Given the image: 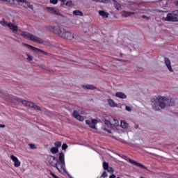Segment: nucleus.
I'll use <instances>...</instances> for the list:
<instances>
[{
    "instance_id": "f257e3e1",
    "label": "nucleus",
    "mask_w": 178,
    "mask_h": 178,
    "mask_svg": "<svg viewBox=\"0 0 178 178\" xmlns=\"http://www.w3.org/2000/svg\"><path fill=\"white\" fill-rule=\"evenodd\" d=\"M175 99H169L166 96L157 95L152 99V108L153 111H159L161 109H165L168 106H173Z\"/></svg>"
},
{
    "instance_id": "f03ea898",
    "label": "nucleus",
    "mask_w": 178,
    "mask_h": 178,
    "mask_svg": "<svg viewBox=\"0 0 178 178\" xmlns=\"http://www.w3.org/2000/svg\"><path fill=\"white\" fill-rule=\"evenodd\" d=\"M47 162L54 168H56L60 173H66V165L65 163V154H59L58 160L54 156H47Z\"/></svg>"
},
{
    "instance_id": "7ed1b4c3",
    "label": "nucleus",
    "mask_w": 178,
    "mask_h": 178,
    "mask_svg": "<svg viewBox=\"0 0 178 178\" xmlns=\"http://www.w3.org/2000/svg\"><path fill=\"white\" fill-rule=\"evenodd\" d=\"M19 35L26 40H30V41L37 42L38 44H44V40L30 33L19 31Z\"/></svg>"
},
{
    "instance_id": "20e7f679",
    "label": "nucleus",
    "mask_w": 178,
    "mask_h": 178,
    "mask_svg": "<svg viewBox=\"0 0 178 178\" xmlns=\"http://www.w3.org/2000/svg\"><path fill=\"white\" fill-rule=\"evenodd\" d=\"M163 22H178V10L172 11L167 14L166 17H163Z\"/></svg>"
},
{
    "instance_id": "39448f33",
    "label": "nucleus",
    "mask_w": 178,
    "mask_h": 178,
    "mask_svg": "<svg viewBox=\"0 0 178 178\" xmlns=\"http://www.w3.org/2000/svg\"><path fill=\"white\" fill-rule=\"evenodd\" d=\"M47 30L49 31H51V33H54V34H56V35H59V37H62V35L63 34L65 31V29L60 26H48Z\"/></svg>"
},
{
    "instance_id": "423d86ee",
    "label": "nucleus",
    "mask_w": 178,
    "mask_h": 178,
    "mask_svg": "<svg viewBox=\"0 0 178 178\" xmlns=\"http://www.w3.org/2000/svg\"><path fill=\"white\" fill-rule=\"evenodd\" d=\"M17 102L22 104L24 106H28L29 108H33V109H36V111H41V107L35 105L34 103L28 102L27 100H23L22 99H17Z\"/></svg>"
},
{
    "instance_id": "0eeeda50",
    "label": "nucleus",
    "mask_w": 178,
    "mask_h": 178,
    "mask_svg": "<svg viewBox=\"0 0 178 178\" xmlns=\"http://www.w3.org/2000/svg\"><path fill=\"white\" fill-rule=\"evenodd\" d=\"M46 10H47V12L49 13H51V15H56L57 16H62V17L63 16V15L60 13V11L59 10V9L56 8L47 7Z\"/></svg>"
},
{
    "instance_id": "6e6552de",
    "label": "nucleus",
    "mask_w": 178,
    "mask_h": 178,
    "mask_svg": "<svg viewBox=\"0 0 178 178\" xmlns=\"http://www.w3.org/2000/svg\"><path fill=\"white\" fill-rule=\"evenodd\" d=\"M125 159L127 161V162H129V163H131L132 165H135V166H137L138 168H141V169L147 170V167L145 165L133 160L130 158L125 156Z\"/></svg>"
},
{
    "instance_id": "1a4fd4ad",
    "label": "nucleus",
    "mask_w": 178,
    "mask_h": 178,
    "mask_svg": "<svg viewBox=\"0 0 178 178\" xmlns=\"http://www.w3.org/2000/svg\"><path fill=\"white\" fill-rule=\"evenodd\" d=\"M61 38H65V40H73L74 38V35L69 31H64L61 35Z\"/></svg>"
},
{
    "instance_id": "9d476101",
    "label": "nucleus",
    "mask_w": 178,
    "mask_h": 178,
    "mask_svg": "<svg viewBox=\"0 0 178 178\" xmlns=\"http://www.w3.org/2000/svg\"><path fill=\"white\" fill-rule=\"evenodd\" d=\"M164 63L169 72H170V73H173V68H172V63L170 62V59L166 57L164 58Z\"/></svg>"
},
{
    "instance_id": "9b49d317",
    "label": "nucleus",
    "mask_w": 178,
    "mask_h": 178,
    "mask_svg": "<svg viewBox=\"0 0 178 178\" xmlns=\"http://www.w3.org/2000/svg\"><path fill=\"white\" fill-rule=\"evenodd\" d=\"M8 29H10L14 34H17V31H19V26L15 25V23L10 22L8 24Z\"/></svg>"
},
{
    "instance_id": "f8f14e48",
    "label": "nucleus",
    "mask_w": 178,
    "mask_h": 178,
    "mask_svg": "<svg viewBox=\"0 0 178 178\" xmlns=\"http://www.w3.org/2000/svg\"><path fill=\"white\" fill-rule=\"evenodd\" d=\"M24 45H25L26 47H27L28 48H29L30 49H31L32 51H34V52H38L39 54H43V55H47V52L38 49V48H36V47H34L30 44H24Z\"/></svg>"
},
{
    "instance_id": "ddd939ff",
    "label": "nucleus",
    "mask_w": 178,
    "mask_h": 178,
    "mask_svg": "<svg viewBox=\"0 0 178 178\" xmlns=\"http://www.w3.org/2000/svg\"><path fill=\"white\" fill-rule=\"evenodd\" d=\"M72 116L74 118V119H76V120H79V122H84V117L80 115L77 110H74L73 111Z\"/></svg>"
},
{
    "instance_id": "4468645a",
    "label": "nucleus",
    "mask_w": 178,
    "mask_h": 178,
    "mask_svg": "<svg viewBox=\"0 0 178 178\" xmlns=\"http://www.w3.org/2000/svg\"><path fill=\"white\" fill-rule=\"evenodd\" d=\"M10 159L13 161V162H14L15 168H19V166H20V161H19V159H17V157H16L15 155H11Z\"/></svg>"
},
{
    "instance_id": "2eb2a0df",
    "label": "nucleus",
    "mask_w": 178,
    "mask_h": 178,
    "mask_svg": "<svg viewBox=\"0 0 178 178\" xmlns=\"http://www.w3.org/2000/svg\"><path fill=\"white\" fill-rule=\"evenodd\" d=\"M115 97H117V98H120L121 99H126V98H127V95H126V94H124L122 92H116Z\"/></svg>"
},
{
    "instance_id": "dca6fc26",
    "label": "nucleus",
    "mask_w": 178,
    "mask_h": 178,
    "mask_svg": "<svg viewBox=\"0 0 178 178\" xmlns=\"http://www.w3.org/2000/svg\"><path fill=\"white\" fill-rule=\"evenodd\" d=\"M135 13L134 12H129V11H122L121 13V15L122 16V17H129V16H131V15H134Z\"/></svg>"
},
{
    "instance_id": "f3484780",
    "label": "nucleus",
    "mask_w": 178,
    "mask_h": 178,
    "mask_svg": "<svg viewBox=\"0 0 178 178\" xmlns=\"http://www.w3.org/2000/svg\"><path fill=\"white\" fill-rule=\"evenodd\" d=\"M81 87L85 90H97V87H95L94 85H82Z\"/></svg>"
},
{
    "instance_id": "a211bd4d",
    "label": "nucleus",
    "mask_w": 178,
    "mask_h": 178,
    "mask_svg": "<svg viewBox=\"0 0 178 178\" xmlns=\"http://www.w3.org/2000/svg\"><path fill=\"white\" fill-rule=\"evenodd\" d=\"M22 6H23V8H25L26 9H27V8H29V9H31L32 10L34 9V7L33 6V5H31V3H30V2L26 1L25 3L22 4Z\"/></svg>"
},
{
    "instance_id": "6ab92c4d",
    "label": "nucleus",
    "mask_w": 178,
    "mask_h": 178,
    "mask_svg": "<svg viewBox=\"0 0 178 178\" xmlns=\"http://www.w3.org/2000/svg\"><path fill=\"white\" fill-rule=\"evenodd\" d=\"M113 1V5L115 9H117V10H122V6L120 5V3H119L118 1H116V0H112Z\"/></svg>"
},
{
    "instance_id": "aec40b11",
    "label": "nucleus",
    "mask_w": 178,
    "mask_h": 178,
    "mask_svg": "<svg viewBox=\"0 0 178 178\" xmlns=\"http://www.w3.org/2000/svg\"><path fill=\"white\" fill-rule=\"evenodd\" d=\"M107 101L111 108H116V106H118V104H116L112 99H108Z\"/></svg>"
},
{
    "instance_id": "412c9836",
    "label": "nucleus",
    "mask_w": 178,
    "mask_h": 178,
    "mask_svg": "<svg viewBox=\"0 0 178 178\" xmlns=\"http://www.w3.org/2000/svg\"><path fill=\"white\" fill-rule=\"evenodd\" d=\"M99 15H100V16H102V17H108V16H109V13H108L107 12H105L104 10H99Z\"/></svg>"
},
{
    "instance_id": "4be33fe9",
    "label": "nucleus",
    "mask_w": 178,
    "mask_h": 178,
    "mask_svg": "<svg viewBox=\"0 0 178 178\" xmlns=\"http://www.w3.org/2000/svg\"><path fill=\"white\" fill-rule=\"evenodd\" d=\"M10 23V22H8L5 19H2L1 21H0V24L3 26V27H8Z\"/></svg>"
},
{
    "instance_id": "5701e85b",
    "label": "nucleus",
    "mask_w": 178,
    "mask_h": 178,
    "mask_svg": "<svg viewBox=\"0 0 178 178\" xmlns=\"http://www.w3.org/2000/svg\"><path fill=\"white\" fill-rule=\"evenodd\" d=\"M120 126L122 129H124L129 128V124H127V122H126L125 121H121Z\"/></svg>"
},
{
    "instance_id": "b1692460",
    "label": "nucleus",
    "mask_w": 178,
    "mask_h": 178,
    "mask_svg": "<svg viewBox=\"0 0 178 178\" xmlns=\"http://www.w3.org/2000/svg\"><path fill=\"white\" fill-rule=\"evenodd\" d=\"M111 124L113 126H115V127L119 126V121H118V120L113 118L111 120Z\"/></svg>"
},
{
    "instance_id": "393cba45",
    "label": "nucleus",
    "mask_w": 178,
    "mask_h": 178,
    "mask_svg": "<svg viewBox=\"0 0 178 178\" xmlns=\"http://www.w3.org/2000/svg\"><path fill=\"white\" fill-rule=\"evenodd\" d=\"M86 124L90 126L91 127V129H95V125L94 124H92V122H91V121H90V120H86Z\"/></svg>"
},
{
    "instance_id": "a878e982",
    "label": "nucleus",
    "mask_w": 178,
    "mask_h": 178,
    "mask_svg": "<svg viewBox=\"0 0 178 178\" xmlns=\"http://www.w3.org/2000/svg\"><path fill=\"white\" fill-rule=\"evenodd\" d=\"M50 151L51 154H58V152H59V149L56 147H53L51 148Z\"/></svg>"
},
{
    "instance_id": "bb28decb",
    "label": "nucleus",
    "mask_w": 178,
    "mask_h": 178,
    "mask_svg": "<svg viewBox=\"0 0 178 178\" xmlns=\"http://www.w3.org/2000/svg\"><path fill=\"white\" fill-rule=\"evenodd\" d=\"M73 15H74L75 16H83V12L80 11V10H74L73 11Z\"/></svg>"
},
{
    "instance_id": "cd10ccee",
    "label": "nucleus",
    "mask_w": 178,
    "mask_h": 178,
    "mask_svg": "<svg viewBox=\"0 0 178 178\" xmlns=\"http://www.w3.org/2000/svg\"><path fill=\"white\" fill-rule=\"evenodd\" d=\"M26 58V60H28V62H31V60H33V56L30 55L29 53H25Z\"/></svg>"
},
{
    "instance_id": "c85d7f7f",
    "label": "nucleus",
    "mask_w": 178,
    "mask_h": 178,
    "mask_svg": "<svg viewBox=\"0 0 178 178\" xmlns=\"http://www.w3.org/2000/svg\"><path fill=\"white\" fill-rule=\"evenodd\" d=\"M160 5L161 6H163V8H165V6H166V5H168V0H161L160 1Z\"/></svg>"
},
{
    "instance_id": "c756f323",
    "label": "nucleus",
    "mask_w": 178,
    "mask_h": 178,
    "mask_svg": "<svg viewBox=\"0 0 178 178\" xmlns=\"http://www.w3.org/2000/svg\"><path fill=\"white\" fill-rule=\"evenodd\" d=\"M104 124H106V126H107L108 127H112V121L111 122V121L105 120Z\"/></svg>"
},
{
    "instance_id": "7c9ffc66",
    "label": "nucleus",
    "mask_w": 178,
    "mask_h": 178,
    "mask_svg": "<svg viewBox=\"0 0 178 178\" xmlns=\"http://www.w3.org/2000/svg\"><path fill=\"white\" fill-rule=\"evenodd\" d=\"M109 168V164L106 162L103 163V168L104 170H106Z\"/></svg>"
},
{
    "instance_id": "2f4dec72",
    "label": "nucleus",
    "mask_w": 178,
    "mask_h": 178,
    "mask_svg": "<svg viewBox=\"0 0 178 178\" xmlns=\"http://www.w3.org/2000/svg\"><path fill=\"white\" fill-rule=\"evenodd\" d=\"M54 145L56 148H60L62 147V143L58 141L54 143Z\"/></svg>"
},
{
    "instance_id": "473e14b6",
    "label": "nucleus",
    "mask_w": 178,
    "mask_h": 178,
    "mask_svg": "<svg viewBox=\"0 0 178 178\" xmlns=\"http://www.w3.org/2000/svg\"><path fill=\"white\" fill-rule=\"evenodd\" d=\"M108 173H113L115 170H113V168L108 167V169L106 170Z\"/></svg>"
},
{
    "instance_id": "72a5a7b5",
    "label": "nucleus",
    "mask_w": 178,
    "mask_h": 178,
    "mask_svg": "<svg viewBox=\"0 0 178 178\" xmlns=\"http://www.w3.org/2000/svg\"><path fill=\"white\" fill-rule=\"evenodd\" d=\"M29 147H30V148H31V149H37V147H35V145H34L33 143L29 144Z\"/></svg>"
},
{
    "instance_id": "f704fd0d",
    "label": "nucleus",
    "mask_w": 178,
    "mask_h": 178,
    "mask_svg": "<svg viewBox=\"0 0 178 178\" xmlns=\"http://www.w3.org/2000/svg\"><path fill=\"white\" fill-rule=\"evenodd\" d=\"M66 6H72V5H73V1H67L65 3Z\"/></svg>"
},
{
    "instance_id": "c9c22d12",
    "label": "nucleus",
    "mask_w": 178,
    "mask_h": 178,
    "mask_svg": "<svg viewBox=\"0 0 178 178\" xmlns=\"http://www.w3.org/2000/svg\"><path fill=\"white\" fill-rule=\"evenodd\" d=\"M50 3H53L54 5H56L58 3V0H50Z\"/></svg>"
},
{
    "instance_id": "e433bc0d",
    "label": "nucleus",
    "mask_w": 178,
    "mask_h": 178,
    "mask_svg": "<svg viewBox=\"0 0 178 178\" xmlns=\"http://www.w3.org/2000/svg\"><path fill=\"white\" fill-rule=\"evenodd\" d=\"M91 123H92V124H95H95H97L98 120H95V119H92Z\"/></svg>"
},
{
    "instance_id": "4c0bfd02",
    "label": "nucleus",
    "mask_w": 178,
    "mask_h": 178,
    "mask_svg": "<svg viewBox=\"0 0 178 178\" xmlns=\"http://www.w3.org/2000/svg\"><path fill=\"white\" fill-rule=\"evenodd\" d=\"M67 148V144H66V143L63 144V145H62V149L65 150V149H66Z\"/></svg>"
},
{
    "instance_id": "58836bf2",
    "label": "nucleus",
    "mask_w": 178,
    "mask_h": 178,
    "mask_svg": "<svg viewBox=\"0 0 178 178\" xmlns=\"http://www.w3.org/2000/svg\"><path fill=\"white\" fill-rule=\"evenodd\" d=\"M102 177H108V173H106V172H104L102 174Z\"/></svg>"
},
{
    "instance_id": "ea45409f",
    "label": "nucleus",
    "mask_w": 178,
    "mask_h": 178,
    "mask_svg": "<svg viewBox=\"0 0 178 178\" xmlns=\"http://www.w3.org/2000/svg\"><path fill=\"white\" fill-rule=\"evenodd\" d=\"M125 109L126 111H127L128 112H131V108L130 106H125Z\"/></svg>"
},
{
    "instance_id": "a19ab883",
    "label": "nucleus",
    "mask_w": 178,
    "mask_h": 178,
    "mask_svg": "<svg viewBox=\"0 0 178 178\" xmlns=\"http://www.w3.org/2000/svg\"><path fill=\"white\" fill-rule=\"evenodd\" d=\"M142 17L143 19H146V20H149V19H151L150 17H148L147 15H143Z\"/></svg>"
},
{
    "instance_id": "79ce46f5",
    "label": "nucleus",
    "mask_w": 178,
    "mask_h": 178,
    "mask_svg": "<svg viewBox=\"0 0 178 178\" xmlns=\"http://www.w3.org/2000/svg\"><path fill=\"white\" fill-rule=\"evenodd\" d=\"M50 175L54 178H59L58 176H56V175L54 174L52 172H50Z\"/></svg>"
},
{
    "instance_id": "37998d69",
    "label": "nucleus",
    "mask_w": 178,
    "mask_h": 178,
    "mask_svg": "<svg viewBox=\"0 0 178 178\" xmlns=\"http://www.w3.org/2000/svg\"><path fill=\"white\" fill-rule=\"evenodd\" d=\"M1 1V2H8V3H10V1L12 0H0ZM13 2H15V0H13Z\"/></svg>"
},
{
    "instance_id": "c03bdc74",
    "label": "nucleus",
    "mask_w": 178,
    "mask_h": 178,
    "mask_svg": "<svg viewBox=\"0 0 178 178\" xmlns=\"http://www.w3.org/2000/svg\"><path fill=\"white\" fill-rule=\"evenodd\" d=\"M17 2H21V3H22L23 5L24 3H25L26 0H17Z\"/></svg>"
},
{
    "instance_id": "a18cd8bd",
    "label": "nucleus",
    "mask_w": 178,
    "mask_h": 178,
    "mask_svg": "<svg viewBox=\"0 0 178 178\" xmlns=\"http://www.w3.org/2000/svg\"><path fill=\"white\" fill-rule=\"evenodd\" d=\"M104 130H105V131H107V133H110V134L112 133L111 131V129H107L106 128H104Z\"/></svg>"
},
{
    "instance_id": "49530a36",
    "label": "nucleus",
    "mask_w": 178,
    "mask_h": 178,
    "mask_svg": "<svg viewBox=\"0 0 178 178\" xmlns=\"http://www.w3.org/2000/svg\"><path fill=\"white\" fill-rule=\"evenodd\" d=\"M109 178H116V175L112 174L111 175H110Z\"/></svg>"
},
{
    "instance_id": "de8ad7c7",
    "label": "nucleus",
    "mask_w": 178,
    "mask_h": 178,
    "mask_svg": "<svg viewBox=\"0 0 178 178\" xmlns=\"http://www.w3.org/2000/svg\"><path fill=\"white\" fill-rule=\"evenodd\" d=\"M0 127H1V129H3V127H5V124H0Z\"/></svg>"
},
{
    "instance_id": "09e8293b",
    "label": "nucleus",
    "mask_w": 178,
    "mask_h": 178,
    "mask_svg": "<svg viewBox=\"0 0 178 178\" xmlns=\"http://www.w3.org/2000/svg\"><path fill=\"white\" fill-rule=\"evenodd\" d=\"M81 115H84V113H83V111H81Z\"/></svg>"
},
{
    "instance_id": "8fccbe9b",
    "label": "nucleus",
    "mask_w": 178,
    "mask_h": 178,
    "mask_svg": "<svg viewBox=\"0 0 178 178\" xmlns=\"http://www.w3.org/2000/svg\"><path fill=\"white\" fill-rule=\"evenodd\" d=\"M83 31H85V33H87V30H83Z\"/></svg>"
},
{
    "instance_id": "3c124183",
    "label": "nucleus",
    "mask_w": 178,
    "mask_h": 178,
    "mask_svg": "<svg viewBox=\"0 0 178 178\" xmlns=\"http://www.w3.org/2000/svg\"><path fill=\"white\" fill-rule=\"evenodd\" d=\"M177 6H178V1H177Z\"/></svg>"
},
{
    "instance_id": "603ef678",
    "label": "nucleus",
    "mask_w": 178,
    "mask_h": 178,
    "mask_svg": "<svg viewBox=\"0 0 178 178\" xmlns=\"http://www.w3.org/2000/svg\"><path fill=\"white\" fill-rule=\"evenodd\" d=\"M137 127H138V125H137V126L136 127V129H137Z\"/></svg>"
},
{
    "instance_id": "864d4df0",
    "label": "nucleus",
    "mask_w": 178,
    "mask_h": 178,
    "mask_svg": "<svg viewBox=\"0 0 178 178\" xmlns=\"http://www.w3.org/2000/svg\"><path fill=\"white\" fill-rule=\"evenodd\" d=\"M61 1H64V0H61Z\"/></svg>"
}]
</instances>
